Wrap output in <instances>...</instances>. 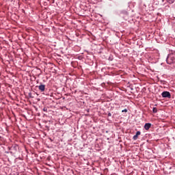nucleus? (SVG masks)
<instances>
[{
    "label": "nucleus",
    "mask_w": 175,
    "mask_h": 175,
    "mask_svg": "<svg viewBox=\"0 0 175 175\" xmlns=\"http://www.w3.org/2000/svg\"><path fill=\"white\" fill-rule=\"evenodd\" d=\"M161 96L163 98H167L168 99H170L172 98V94H170V92L164 91L161 93Z\"/></svg>",
    "instance_id": "obj_2"
},
{
    "label": "nucleus",
    "mask_w": 175,
    "mask_h": 175,
    "mask_svg": "<svg viewBox=\"0 0 175 175\" xmlns=\"http://www.w3.org/2000/svg\"><path fill=\"white\" fill-rule=\"evenodd\" d=\"M151 125H152L151 123H146L144 124V128L146 131H148V129H150V128H151Z\"/></svg>",
    "instance_id": "obj_5"
},
{
    "label": "nucleus",
    "mask_w": 175,
    "mask_h": 175,
    "mask_svg": "<svg viewBox=\"0 0 175 175\" xmlns=\"http://www.w3.org/2000/svg\"><path fill=\"white\" fill-rule=\"evenodd\" d=\"M122 113H128V109H124L122 111Z\"/></svg>",
    "instance_id": "obj_10"
},
{
    "label": "nucleus",
    "mask_w": 175,
    "mask_h": 175,
    "mask_svg": "<svg viewBox=\"0 0 175 175\" xmlns=\"http://www.w3.org/2000/svg\"><path fill=\"white\" fill-rule=\"evenodd\" d=\"M38 89L41 91V92H44V90H46V85L41 84L38 86Z\"/></svg>",
    "instance_id": "obj_3"
},
{
    "label": "nucleus",
    "mask_w": 175,
    "mask_h": 175,
    "mask_svg": "<svg viewBox=\"0 0 175 175\" xmlns=\"http://www.w3.org/2000/svg\"><path fill=\"white\" fill-rule=\"evenodd\" d=\"M109 60H110V61H113V59H110V57H109Z\"/></svg>",
    "instance_id": "obj_14"
},
{
    "label": "nucleus",
    "mask_w": 175,
    "mask_h": 175,
    "mask_svg": "<svg viewBox=\"0 0 175 175\" xmlns=\"http://www.w3.org/2000/svg\"><path fill=\"white\" fill-rule=\"evenodd\" d=\"M152 111L155 114V113H158V109H157V107H153Z\"/></svg>",
    "instance_id": "obj_6"
},
{
    "label": "nucleus",
    "mask_w": 175,
    "mask_h": 175,
    "mask_svg": "<svg viewBox=\"0 0 175 175\" xmlns=\"http://www.w3.org/2000/svg\"><path fill=\"white\" fill-rule=\"evenodd\" d=\"M122 14H124L125 16H128V12L127 11H125V10L122 11Z\"/></svg>",
    "instance_id": "obj_8"
},
{
    "label": "nucleus",
    "mask_w": 175,
    "mask_h": 175,
    "mask_svg": "<svg viewBox=\"0 0 175 175\" xmlns=\"http://www.w3.org/2000/svg\"><path fill=\"white\" fill-rule=\"evenodd\" d=\"M43 111H45L46 113H47V107H44Z\"/></svg>",
    "instance_id": "obj_12"
},
{
    "label": "nucleus",
    "mask_w": 175,
    "mask_h": 175,
    "mask_svg": "<svg viewBox=\"0 0 175 175\" xmlns=\"http://www.w3.org/2000/svg\"><path fill=\"white\" fill-rule=\"evenodd\" d=\"M140 135H142V132L140 131H137L136 135H135L133 137V140H137V137H139V136H140Z\"/></svg>",
    "instance_id": "obj_4"
},
{
    "label": "nucleus",
    "mask_w": 175,
    "mask_h": 175,
    "mask_svg": "<svg viewBox=\"0 0 175 175\" xmlns=\"http://www.w3.org/2000/svg\"><path fill=\"white\" fill-rule=\"evenodd\" d=\"M28 95H29V98H33V96H32V93L31 92H29V94H28Z\"/></svg>",
    "instance_id": "obj_9"
},
{
    "label": "nucleus",
    "mask_w": 175,
    "mask_h": 175,
    "mask_svg": "<svg viewBox=\"0 0 175 175\" xmlns=\"http://www.w3.org/2000/svg\"><path fill=\"white\" fill-rule=\"evenodd\" d=\"M166 61H167V64H168V65H172V62H169V60H167V58Z\"/></svg>",
    "instance_id": "obj_11"
},
{
    "label": "nucleus",
    "mask_w": 175,
    "mask_h": 175,
    "mask_svg": "<svg viewBox=\"0 0 175 175\" xmlns=\"http://www.w3.org/2000/svg\"><path fill=\"white\" fill-rule=\"evenodd\" d=\"M167 3L172 5V3H174V0H167Z\"/></svg>",
    "instance_id": "obj_7"
},
{
    "label": "nucleus",
    "mask_w": 175,
    "mask_h": 175,
    "mask_svg": "<svg viewBox=\"0 0 175 175\" xmlns=\"http://www.w3.org/2000/svg\"><path fill=\"white\" fill-rule=\"evenodd\" d=\"M10 151H11V154H16V152H17V151H18V145L17 144H14L12 145L11 147L8 148Z\"/></svg>",
    "instance_id": "obj_1"
},
{
    "label": "nucleus",
    "mask_w": 175,
    "mask_h": 175,
    "mask_svg": "<svg viewBox=\"0 0 175 175\" xmlns=\"http://www.w3.org/2000/svg\"><path fill=\"white\" fill-rule=\"evenodd\" d=\"M108 117H111V113L110 112L108 113Z\"/></svg>",
    "instance_id": "obj_13"
}]
</instances>
